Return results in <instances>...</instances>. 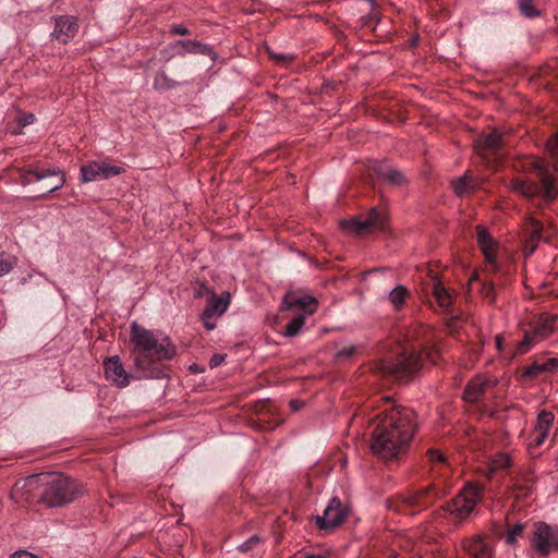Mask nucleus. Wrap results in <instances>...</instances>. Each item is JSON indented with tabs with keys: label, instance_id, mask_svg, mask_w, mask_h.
Wrapping results in <instances>:
<instances>
[{
	"label": "nucleus",
	"instance_id": "nucleus-1",
	"mask_svg": "<svg viewBox=\"0 0 558 558\" xmlns=\"http://www.w3.org/2000/svg\"><path fill=\"white\" fill-rule=\"evenodd\" d=\"M372 433L371 449L384 460H392L408 451L417 423L413 410L389 405L377 414Z\"/></svg>",
	"mask_w": 558,
	"mask_h": 558
},
{
	"label": "nucleus",
	"instance_id": "nucleus-2",
	"mask_svg": "<svg viewBox=\"0 0 558 558\" xmlns=\"http://www.w3.org/2000/svg\"><path fill=\"white\" fill-rule=\"evenodd\" d=\"M130 341L133 345V365L138 378L163 377L165 371L157 363L174 357L177 351L170 338L134 322L131 325Z\"/></svg>",
	"mask_w": 558,
	"mask_h": 558
},
{
	"label": "nucleus",
	"instance_id": "nucleus-3",
	"mask_svg": "<svg viewBox=\"0 0 558 558\" xmlns=\"http://www.w3.org/2000/svg\"><path fill=\"white\" fill-rule=\"evenodd\" d=\"M25 486L34 490V498L48 507H61L74 501L82 487L77 481L60 473H43L26 478Z\"/></svg>",
	"mask_w": 558,
	"mask_h": 558
},
{
	"label": "nucleus",
	"instance_id": "nucleus-4",
	"mask_svg": "<svg viewBox=\"0 0 558 558\" xmlns=\"http://www.w3.org/2000/svg\"><path fill=\"white\" fill-rule=\"evenodd\" d=\"M546 149L553 159L554 172L550 171L543 161L533 160L531 166L539 180L541 186L531 180L517 178L512 180L510 184L512 191L529 199L538 195L547 202L556 198L558 194L557 178L555 174L558 173V132L548 138Z\"/></svg>",
	"mask_w": 558,
	"mask_h": 558
},
{
	"label": "nucleus",
	"instance_id": "nucleus-5",
	"mask_svg": "<svg viewBox=\"0 0 558 558\" xmlns=\"http://www.w3.org/2000/svg\"><path fill=\"white\" fill-rule=\"evenodd\" d=\"M423 357L414 350H403L395 359H385L377 362L375 371L393 380H409L421 368Z\"/></svg>",
	"mask_w": 558,
	"mask_h": 558
},
{
	"label": "nucleus",
	"instance_id": "nucleus-6",
	"mask_svg": "<svg viewBox=\"0 0 558 558\" xmlns=\"http://www.w3.org/2000/svg\"><path fill=\"white\" fill-rule=\"evenodd\" d=\"M440 494L434 485H428L423 489L407 493L395 499L387 501L388 508L395 512L404 514H416L428 507L439 498Z\"/></svg>",
	"mask_w": 558,
	"mask_h": 558
},
{
	"label": "nucleus",
	"instance_id": "nucleus-7",
	"mask_svg": "<svg viewBox=\"0 0 558 558\" xmlns=\"http://www.w3.org/2000/svg\"><path fill=\"white\" fill-rule=\"evenodd\" d=\"M482 488L477 484H466L460 493L442 506V510L459 521H463L473 512L481 501Z\"/></svg>",
	"mask_w": 558,
	"mask_h": 558
},
{
	"label": "nucleus",
	"instance_id": "nucleus-8",
	"mask_svg": "<svg viewBox=\"0 0 558 558\" xmlns=\"http://www.w3.org/2000/svg\"><path fill=\"white\" fill-rule=\"evenodd\" d=\"M530 545L539 557H547L551 553L558 551V526L543 521L535 522L530 536Z\"/></svg>",
	"mask_w": 558,
	"mask_h": 558
},
{
	"label": "nucleus",
	"instance_id": "nucleus-9",
	"mask_svg": "<svg viewBox=\"0 0 558 558\" xmlns=\"http://www.w3.org/2000/svg\"><path fill=\"white\" fill-rule=\"evenodd\" d=\"M349 514L348 508L343 506L338 497L329 500L323 515L315 518V523L323 531H330L341 525Z\"/></svg>",
	"mask_w": 558,
	"mask_h": 558
},
{
	"label": "nucleus",
	"instance_id": "nucleus-10",
	"mask_svg": "<svg viewBox=\"0 0 558 558\" xmlns=\"http://www.w3.org/2000/svg\"><path fill=\"white\" fill-rule=\"evenodd\" d=\"M388 218L384 213L378 211L376 208H372L365 218L343 220L341 226L361 234L371 230H384Z\"/></svg>",
	"mask_w": 558,
	"mask_h": 558
},
{
	"label": "nucleus",
	"instance_id": "nucleus-11",
	"mask_svg": "<svg viewBox=\"0 0 558 558\" xmlns=\"http://www.w3.org/2000/svg\"><path fill=\"white\" fill-rule=\"evenodd\" d=\"M124 172V168L106 161H90L81 167V180L84 183L107 180Z\"/></svg>",
	"mask_w": 558,
	"mask_h": 558
},
{
	"label": "nucleus",
	"instance_id": "nucleus-12",
	"mask_svg": "<svg viewBox=\"0 0 558 558\" xmlns=\"http://www.w3.org/2000/svg\"><path fill=\"white\" fill-rule=\"evenodd\" d=\"M534 477L531 470L518 469L509 474V487L515 498H526L533 492Z\"/></svg>",
	"mask_w": 558,
	"mask_h": 558
},
{
	"label": "nucleus",
	"instance_id": "nucleus-13",
	"mask_svg": "<svg viewBox=\"0 0 558 558\" xmlns=\"http://www.w3.org/2000/svg\"><path fill=\"white\" fill-rule=\"evenodd\" d=\"M476 241L492 271H498L496 262L497 243L484 226L476 227Z\"/></svg>",
	"mask_w": 558,
	"mask_h": 558
},
{
	"label": "nucleus",
	"instance_id": "nucleus-14",
	"mask_svg": "<svg viewBox=\"0 0 558 558\" xmlns=\"http://www.w3.org/2000/svg\"><path fill=\"white\" fill-rule=\"evenodd\" d=\"M505 144L504 134L494 130L489 134L478 135L474 141V149L478 155L486 157L487 154L497 155Z\"/></svg>",
	"mask_w": 558,
	"mask_h": 558
},
{
	"label": "nucleus",
	"instance_id": "nucleus-15",
	"mask_svg": "<svg viewBox=\"0 0 558 558\" xmlns=\"http://www.w3.org/2000/svg\"><path fill=\"white\" fill-rule=\"evenodd\" d=\"M78 31L77 20L74 16L63 15L54 17L52 37L61 44H68Z\"/></svg>",
	"mask_w": 558,
	"mask_h": 558
},
{
	"label": "nucleus",
	"instance_id": "nucleus-16",
	"mask_svg": "<svg viewBox=\"0 0 558 558\" xmlns=\"http://www.w3.org/2000/svg\"><path fill=\"white\" fill-rule=\"evenodd\" d=\"M104 366L105 376L108 380L121 388L126 387L130 384V375L124 369L118 355L106 359L104 361Z\"/></svg>",
	"mask_w": 558,
	"mask_h": 558
},
{
	"label": "nucleus",
	"instance_id": "nucleus-17",
	"mask_svg": "<svg viewBox=\"0 0 558 558\" xmlns=\"http://www.w3.org/2000/svg\"><path fill=\"white\" fill-rule=\"evenodd\" d=\"M48 177H54L56 178V182L53 183V185H47V192L44 193L43 195H46L47 193H51V192H54L59 189H61L64 183H65V177L64 174L59 171V170H51V169H47V170H39V169H36V170H33V171H28L26 172L25 174L22 175V184L23 185H27V184H31L33 181H41Z\"/></svg>",
	"mask_w": 558,
	"mask_h": 558
},
{
	"label": "nucleus",
	"instance_id": "nucleus-18",
	"mask_svg": "<svg viewBox=\"0 0 558 558\" xmlns=\"http://www.w3.org/2000/svg\"><path fill=\"white\" fill-rule=\"evenodd\" d=\"M554 418V414L549 411L543 410L538 413L537 421L531 436L532 442L535 447L542 446L547 439Z\"/></svg>",
	"mask_w": 558,
	"mask_h": 558
},
{
	"label": "nucleus",
	"instance_id": "nucleus-19",
	"mask_svg": "<svg viewBox=\"0 0 558 558\" xmlns=\"http://www.w3.org/2000/svg\"><path fill=\"white\" fill-rule=\"evenodd\" d=\"M557 315L542 313L535 320L529 324V328L536 335L541 341L549 337L555 330V324L557 323Z\"/></svg>",
	"mask_w": 558,
	"mask_h": 558
},
{
	"label": "nucleus",
	"instance_id": "nucleus-20",
	"mask_svg": "<svg viewBox=\"0 0 558 558\" xmlns=\"http://www.w3.org/2000/svg\"><path fill=\"white\" fill-rule=\"evenodd\" d=\"M495 384V380L477 376L468 383L463 392V399L468 402H477L486 389Z\"/></svg>",
	"mask_w": 558,
	"mask_h": 558
},
{
	"label": "nucleus",
	"instance_id": "nucleus-21",
	"mask_svg": "<svg viewBox=\"0 0 558 558\" xmlns=\"http://www.w3.org/2000/svg\"><path fill=\"white\" fill-rule=\"evenodd\" d=\"M372 169L378 178H383L393 185H402L405 182L403 173L398 169L391 168L385 161L373 162Z\"/></svg>",
	"mask_w": 558,
	"mask_h": 558
},
{
	"label": "nucleus",
	"instance_id": "nucleus-22",
	"mask_svg": "<svg viewBox=\"0 0 558 558\" xmlns=\"http://www.w3.org/2000/svg\"><path fill=\"white\" fill-rule=\"evenodd\" d=\"M464 549L472 558H493L492 547L480 535L466 539Z\"/></svg>",
	"mask_w": 558,
	"mask_h": 558
},
{
	"label": "nucleus",
	"instance_id": "nucleus-23",
	"mask_svg": "<svg viewBox=\"0 0 558 558\" xmlns=\"http://www.w3.org/2000/svg\"><path fill=\"white\" fill-rule=\"evenodd\" d=\"M283 306L287 310L300 308L307 312L311 308L316 310V300L310 295H298L295 293H288L283 299Z\"/></svg>",
	"mask_w": 558,
	"mask_h": 558
},
{
	"label": "nucleus",
	"instance_id": "nucleus-24",
	"mask_svg": "<svg viewBox=\"0 0 558 558\" xmlns=\"http://www.w3.org/2000/svg\"><path fill=\"white\" fill-rule=\"evenodd\" d=\"M230 294L228 292L220 295H213L207 300L204 308L206 316H221L229 306Z\"/></svg>",
	"mask_w": 558,
	"mask_h": 558
},
{
	"label": "nucleus",
	"instance_id": "nucleus-25",
	"mask_svg": "<svg viewBox=\"0 0 558 558\" xmlns=\"http://www.w3.org/2000/svg\"><path fill=\"white\" fill-rule=\"evenodd\" d=\"M174 46L182 48L181 53L209 56L213 60H215L217 57L211 46L202 44L197 40H178L175 41Z\"/></svg>",
	"mask_w": 558,
	"mask_h": 558
},
{
	"label": "nucleus",
	"instance_id": "nucleus-26",
	"mask_svg": "<svg viewBox=\"0 0 558 558\" xmlns=\"http://www.w3.org/2000/svg\"><path fill=\"white\" fill-rule=\"evenodd\" d=\"M433 296L441 310L448 311L450 308L452 304V294L437 278H433Z\"/></svg>",
	"mask_w": 558,
	"mask_h": 558
},
{
	"label": "nucleus",
	"instance_id": "nucleus-27",
	"mask_svg": "<svg viewBox=\"0 0 558 558\" xmlns=\"http://www.w3.org/2000/svg\"><path fill=\"white\" fill-rule=\"evenodd\" d=\"M366 8L363 10L365 14L360 19L361 27L365 28H374V25L377 24L380 20L379 13L377 12V7L374 0H364Z\"/></svg>",
	"mask_w": 558,
	"mask_h": 558
},
{
	"label": "nucleus",
	"instance_id": "nucleus-28",
	"mask_svg": "<svg viewBox=\"0 0 558 558\" xmlns=\"http://www.w3.org/2000/svg\"><path fill=\"white\" fill-rule=\"evenodd\" d=\"M451 185L458 196H465L475 190L476 182L472 177L465 173L464 175L452 181Z\"/></svg>",
	"mask_w": 558,
	"mask_h": 558
},
{
	"label": "nucleus",
	"instance_id": "nucleus-29",
	"mask_svg": "<svg viewBox=\"0 0 558 558\" xmlns=\"http://www.w3.org/2000/svg\"><path fill=\"white\" fill-rule=\"evenodd\" d=\"M315 312V308H311L307 312L298 314L290 323L287 324L284 331L282 332L286 337H294L303 328L305 319Z\"/></svg>",
	"mask_w": 558,
	"mask_h": 558
},
{
	"label": "nucleus",
	"instance_id": "nucleus-30",
	"mask_svg": "<svg viewBox=\"0 0 558 558\" xmlns=\"http://www.w3.org/2000/svg\"><path fill=\"white\" fill-rule=\"evenodd\" d=\"M410 292L407 287L399 284L395 289H392L388 295V301L393 306L395 310H400L405 299L409 296Z\"/></svg>",
	"mask_w": 558,
	"mask_h": 558
},
{
	"label": "nucleus",
	"instance_id": "nucleus-31",
	"mask_svg": "<svg viewBox=\"0 0 558 558\" xmlns=\"http://www.w3.org/2000/svg\"><path fill=\"white\" fill-rule=\"evenodd\" d=\"M535 336L531 328L524 329L523 339L518 343L515 354H524L538 343L541 340Z\"/></svg>",
	"mask_w": 558,
	"mask_h": 558
},
{
	"label": "nucleus",
	"instance_id": "nucleus-32",
	"mask_svg": "<svg viewBox=\"0 0 558 558\" xmlns=\"http://www.w3.org/2000/svg\"><path fill=\"white\" fill-rule=\"evenodd\" d=\"M519 10L525 17H536L541 12L534 7V0H519Z\"/></svg>",
	"mask_w": 558,
	"mask_h": 558
},
{
	"label": "nucleus",
	"instance_id": "nucleus-33",
	"mask_svg": "<svg viewBox=\"0 0 558 558\" xmlns=\"http://www.w3.org/2000/svg\"><path fill=\"white\" fill-rule=\"evenodd\" d=\"M512 465L511 457L508 453H497L494 459L492 460V469L494 471L496 470H504L508 469Z\"/></svg>",
	"mask_w": 558,
	"mask_h": 558
},
{
	"label": "nucleus",
	"instance_id": "nucleus-34",
	"mask_svg": "<svg viewBox=\"0 0 558 558\" xmlns=\"http://www.w3.org/2000/svg\"><path fill=\"white\" fill-rule=\"evenodd\" d=\"M16 264V258L5 253H0V277L9 274Z\"/></svg>",
	"mask_w": 558,
	"mask_h": 558
},
{
	"label": "nucleus",
	"instance_id": "nucleus-35",
	"mask_svg": "<svg viewBox=\"0 0 558 558\" xmlns=\"http://www.w3.org/2000/svg\"><path fill=\"white\" fill-rule=\"evenodd\" d=\"M524 527H525V524L519 522V523L514 524L511 529H509V531L506 535V543L511 546L515 545L517 539L519 536L522 535Z\"/></svg>",
	"mask_w": 558,
	"mask_h": 558
},
{
	"label": "nucleus",
	"instance_id": "nucleus-36",
	"mask_svg": "<svg viewBox=\"0 0 558 558\" xmlns=\"http://www.w3.org/2000/svg\"><path fill=\"white\" fill-rule=\"evenodd\" d=\"M542 373H544V366L542 365V361H534L522 372V376L530 379H534Z\"/></svg>",
	"mask_w": 558,
	"mask_h": 558
},
{
	"label": "nucleus",
	"instance_id": "nucleus-37",
	"mask_svg": "<svg viewBox=\"0 0 558 558\" xmlns=\"http://www.w3.org/2000/svg\"><path fill=\"white\" fill-rule=\"evenodd\" d=\"M481 294L488 303H494L496 299L494 283L492 281H484L481 287Z\"/></svg>",
	"mask_w": 558,
	"mask_h": 558
},
{
	"label": "nucleus",
	"instance_id": "nucleus-38",
	"mask_svg": "<svg viewBox=\"0 0 558 558\" xmlns=\"http://www.w3.org/2000/svg\"><path fill=\"white\" fill-rule=\"evenodd\" d=\"M527 229L531 233L532 241L537 242L542 239L543 227L539 221H537L534 218H530V220L527 222Z\"/></svg>",
	"mask_w": 558,
	"mask_h": 558
},
{
	"label": "nucleus",
	"instance_id": "nucleus-39",
	"mask_svg": "<svg viewBox=\"0 0 558 558\" xmlns=\"http://www.w3.org/2000/svg\"><path fill=\"white\" fill-rule=\"evenodd\" d=\"M355 353H356V347L348 345V347H344L341 350L337 351L333 359L336 362H342V361L352 359Z\"/></svg>",
	"mask_w": 558,
	"mask_h": 558
},
{
	"label": "nucleus",
	"instance_id": "nucleus-40",
	"mask_svg": "<svg viewBox=\"0 0 558 558\" xmlns=\"http://www.w3.org/2000/svg\"><path fill=\"white\" fill-rule=\"evenodd\" d=\"M156 88H172L177 86V83L169 80L165 73H159L154 82Z\"/></svg>",
	"mask_w": 558,
	"mask_h": 558
},
{
	"label": "nucleus",
	"instance_id": "nucleus-41",
	"mask_svg": "<svg viewBox=\"0 0 558 558\" xmlns=\"http://www.w3.org/2000/svg\"><path fill=\"white\" fill-rule=\"evenodd\" d=\"M426 454L432 463L447 464V458L437 449H429Z\"/></svg>",
	"mask_w": 558,
	"mask_h": 558
},
{
	"label": "nucleus",
	"instance_id": "nucleus-42",
	"mask_svg": "<svg viewBox=\"0 0 558 558\" xmlns=\"http://www.w3.org/2000/svg\"><path fill=\"white\" fill-rule=\"evenodd\" d=\"M259 543H260V538L257 535H253L248 539H246L244 543L239 545L238 548L242 553H247V551L252 550Z\"/></svg>",
	"mask_w": 558,
	"mask_h": 558
},
{
	"label": "nucleus",
	"instance_id": "nucleus-43",
	"mask_svg": "<svg viewBox=\"0 0 558 558\" xmlns=\"http://www.w3.org/2000/svg\"><path fill=\"white\" fill-rule=\"evenodd\" d=\"M542 365L544 366V373H550L558 368V359L549 357L542 361Z\"/></svg>",
	"mask_w": 558,
	"mask_h": 558
},
{
	"label": "nucleus",
	"instance_id": "nucleus-44",
	"mask_svg": "<svg viewBox=\"0 0 558 558\" xmlns=\"http://www.w3.org/2000/svg\"><path fill=\"white\" fill-rule=\"evenodd\" d=\"M35 121V116L33 113H22L17 118V122L21 126H26L32 124Z\"/></svg>",
	"mask_w": 558,
	"mask_h": 558
},
{
	"label": "nucleus",
	"instance_id": "nucleus-45",
	"mask_svg": "<svg viewBox=\"0 0 558 558\" xmlns=\"http://www.w3.org/2000/svg\"><path fill=\"white\" fill-rule=\"evenodd\" d=\"M269 56H270L271 59H274L277 62L282 63V64H286V63L290 62L293 59V57L291 54H284V53H274V52H270Z\"/></svg>",
	"mask_w": 558,
	"mask_h": 558
},
{
	"label": "nucleus",
	"instance_id": "nucleus-46",
	"mask_svg": "<svg viewBox=\"0 0 558 558\" xmlns=\"http://www.w3.org/2000/svg\"><path fill=\"white\" fill-rule=\"evenodd\" d=\"M214 317L215 316H206L205 312L203 311V313H202V320H203L204 327L207 330H213V329L216 328V323L213 320Z\"/></svg>",
	"mask_w": 558,
	"mask_h": 558
},
{
	"label": "nucleus",
	"instance_id": "nucleus-47",
	"mask_svg": "<svg viewBox=\"0 0 558 558\" xmlns=\"http://www.w3.org/2000/svg\"><path fill=\"white\" fill-rule=\"evenodd\" d=\"M170 33L173 34V35H180V36H184V35H187L190 34V31L182 26V25H172L171 28H170Z\"/></svg>",
	"mask_w": 558,
	"mask_h": 558
},
{
	"label": "nucleus",
	"instance_id": "nucleus-48",
	"mask_svg": "<svg viewBox=\"0 0 558 558\" xmlns=\"http://www.w3.org/2000/svg\"><path fill=\"white\" fill-rule=\"evenodd\" d=\"M295 558H329V555L327 553H318V554L300 553L295 556Z\"/></svg>",
	"mask_w": 558,
	"mask_h": 558
},
{
	"label": "nucleus",
	"instance_id": "nucleus-49",
	"mask_svg": "<svg viewBox=\"0 0 558 558\" xmlns=\"http://www.w3.org/2000/svg\"><path fill=\"white\" fill-rule=\"evenodd\" d=\"M225 360V356L223 355H220V354H215L210 361H209V366L211 368H215L217 366H219Z\"/></svg>",
	"mask_w": 558,
	"mask_h": 558
},
{
	"label": "nucleus",
	"instance_id": "nucleus-50",
	"mask_svg": "<svg viewBox=\"0 0 558 558\" xmlns=\"http://www.w3.org/2000/svg\"><path fill=\"white\" fill-rule=\"evenodd\" d=\"M502 341H504V339L500 335L496 336L495 342H496V348L499 352H501V350H502Z\"/></svg>",
	"mask_w": 558,
	"mask_h": 558
},
{
	"label": "nucleus",
	"instance_id": "nucleus-51",
	"mask_svg": "<svg viewBox=\"0 0 558 558\" xmlns=\"http://www.w3.org/2000/svg\"><path fill=\"white\" fill-rule=\"evenodd\" d=\"M291 407L294 409V410H298V404H296V401H291Z\"/></svg>",
	"mask_w": 558,
	"mask_h": 558
},
{
	"label": "nucleus",
	"instance_id": "nucleus-52",
	"mask_svg": "<svg viewBox=\"0 0 558 558\" xmlns=\"http://www.w3.org/2000/svg\"><path fill=\"white\" fill-rule=\"evenodd\" d=\"M477 279V275L474 274L472 277H471V280H476Z\"/></svg>",
	"mask_w": 558,
	"mask_h": 558
}]
</instances>
